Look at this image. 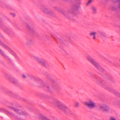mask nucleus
I'll use <instances>...</instances> for the list:
<instances>
[{"label": "nucleus", "mask_w": 120, "mask_h": 120, "mask_svg": "<svg viewBox=\"0 0 120 120\" xmlns=\"http://www.w3.org/2000/svg\"><path fill=\"white\" fill-rule=\"evenodd\" d=\"M87 60L95 66L96 68L102 71L103 70L102 68L99 65V64L95 61L90 56L87 55L86 56Z\"/></svg>", "instance_id": "1"}, {"label": "nucleus", "mask_w": 120, "mask_h": 120, "mask_svg": "<svg viewBox=\"0 0 120 120\" xmlns=\"http://www.w3.org/2000/svg\"><path fill=\"white\" fill-rule=\"evenodd\" d=\"M84 104L90 108L93 109L96 107V104L92 100L90 99L87 101H86Z\"/></svg>", "instance_id": "2"}, {"label": "nucleus", "mask_w": 120, "mask_h": 120, "mask_svg": "<svg viewBox=\"0 0 120 120\" xmlns=\"http://www.w3.org/2000/svg\"><path fill=\"white\" fill-rule=\"evenodd\" d=\"M34 58L38 63L41 65L46 66L48 65L47 62L42 59H40L38 57L36 56H34Z\"/></svg>", "instance_id": "3"}, {"label": "nucleus", "mask_w": 120, "mask_h": 120, "mask_svg": "<svg viewBox=\"0 0 120 120\" xmlns=\"http://www.w3.org/2000/svg\"><path fill=\"white\" fill-rule=\"evenodd\" d=\"M8 107L9 109H11L18 114L22 115L25 116H26L27 114V113H26L23 112L21 110L17 109L13 107L8 106Z\"/></svg>", "instance_id": "4"}, {"label": "nucleus", "mask_w": 120, "mask_h": 120, "mask_svg": "<svg viewBox=\"0 0 120 120\" xmlns=\"http://www.w3.org/2000/svg\"><path fill=\"white\" fill-rule=\"evenodd\" d=\"M54 106L56 107L58 109H60L63 104L60 101L56 100L54 102Z\"/></svg>", "instance_id": "5"}, {"label": "nucleus", "mask_w": 120, "mask_h": 120, "mask_svg": "<svg viewBox=\"0 0 120 120\" xmlns=\"http://www.w3.org/2000/svg\"><path fill=\"white\" fill-rule=\"evenodd\" d=\"M42 10L44 13L47 14L51 15L53 14V11L47 7H43L41 8Z\"/></svg>", "instance_id": "6"}, {"label": "nucleus", "mask_w": 120, "mask_h": 120, "mask_svg": "<svg viewBox=\"0 0 120 120\" xmlns=\"http://www.w3.org/2000/svg\"><path fill=\"white\" fill-rule=\"evenodd\" d=\"M99 108L102 110L104 111L108 112L110 110V108L106 105L103 104L99 106Z\"/></svg>", "instance_id": "7"}, {"label": "nucleus", "mask_w": 120, "mask_h": 120, "mask_svg": "<svg viewBox=\"0 0 120 120\" xmlns=\"http://www.w3.org/2000/svg\"><path fill=\"white\" fill-rule=\"evenodd\" d=\"M60 109L64 112H68L69 111V109L66 105L64 104Z\"/></svg>", "instance_id": "8"}, {"label": "nucleus", "mask_w": 120, "mask_h": 120, "mask_svg": "<svg viewBox=\"0 0 120 120\" xmlns=\"http://www.w3.org/2000/svg\"><path fill=\"white\" fill-rule=\"evenodd\" d=\"M0 111L4 112L7 114H10L11 115H12V114L10 112L8 111L5 109L0 108Z\"/></svg>", "instance_id": "9"}, {"label": "nucleus", "mask_w": 120, "mask_h": 120, "mask_svg": "<svg viewBox=\"0 0 120 120\" xmlns=\"http://www.w3.org/2000/svg\"><path fill=\"white\" fill-rule=\"evenodd\" d=\"M39 117L40 118L42 119L43 120H51L46 116L42 114L40 115Z\"/></svg>", "instance_id": "10"}, {"label": "nucleus", "mask_w": 120, "mask_h": 120, "mask_svg": "<svg viewBox=\"0 0 120 120\" xmlns=\"http://www.w3.org/2000/svg\"><path fill=\"white\" fill-rule=\"evenodd\" d=\"M97 33L95 31H93L91 32L90 33V35L91 36H93V38L94 39H95L96 38V35L97 34Z\"/></svg>", "instance_id": "11"}, {"label": "nucleus", "mask_w": 120, "mask_h": 120, "mask_svg": "<svg viewBox=\"0 0 120 120\" xmlns=\"http://www.w3.org/2000/svg\"><path fill=\"white\" fill-rule=\"evenodd\" d=\"M27 27L28 30L31 32L34 31L35 30V28L32 26L27 25Z\"/></svg>", "instance_id": "12"}, {"label": "nucleus", "mask_w": 120, "mask_h": 120, "mask_svg": "<svg viewBox=\"0 0 120 120\" xmlns=\"http://www.w3.org/2000/svg\"><path fill=\"white\" fill-rule=\"evenodd\" d=\"M75 105L76 107H78L79 106V103L78 101H76L75 103Z\"/></svg>", "instance_id": "13"}, {"label": "nucleus", "mask_w": 120, "mask_h": 120, "mask_svg": "<svg viewBox=\"0 0 120 120\" xmlns=\"http://www.w3.org/2000/svg\"><path fill=\"white\" fill-rule=\"evenodd\" d=\"M33 43V41L31 40H28L27 42V43L29 45L31 44H32Z\"/></svg>", "instance_id": "14"}, {"label": "nucleus", "mask_w": 120, "mask_h": 120, "mask_svg": "<svg viewBox=\"0 0 120 120\" xmlns=\"http://www.w3.org/2000/svg\"><path fill=\"white\" fill-rule=\"evenodd\" d=\"M92 1V0H89L88 2L87 3V5L88 6L90 4Z\"/></svg>", "instance_id": "15"}, {"label": "nucleus", "mask_w": 120, "mask_h": 120, "mask_svg": "<svg viewBox=\"0 0 120 120\" xmlns=\"http://www.w3.org/2000/svg\"><path fill=\"white\" fill-rule=\"evenodd\" d=\"M92 11H94V13H96V9L95 7H93L92 8Z\"/></svg>", "instance_id": "16"}, {"label": "nucleus", "mask_w": 120, "mask_h": 120, "mask_svg": "<svg viewBox=\"0 0 120 120\" xmlns=\"http://www.w3.org/2000/svg\"><path fill=\"white\" fill-rule=\"evenodd\" d=\"M109 120H116V118L113 117H111L109 119Z\"/></svg>", "instance_id": "17"}, {"label": "nucleus", "mask_w": 120, "mask_h": 120, "mask_svg": "<svg viewBox=\"0 0 120 120\" xmlns=\"http://www.w3.org/2000/svg\"><path fill=\"white\" fill-rule=\"evenodd\" d=\"M0 53L3 56H5L4 54V53L3 51L0 49Z\"/></svg>", "instance_id": "18"}, {"label": "nucleus", "mask_w": 120, "mask_h": 120, "mask_svg": "<svg viewBox=\"0 0 120 120\" xmlns=\"http://www.w3.org/2000/svg\"><path fill=\"white\" fill-rule=\"evenodd\" d=\"M11 14L14 17L15 16V14L14 13H11Z\"/></svg>", "instance_id": "19"}, {"label": "nucleus", "mask_w": 120, "mask_h": 120, "mask_svg": "<svg viewBox=\"0 0 120 120\" xmlns=\"http://www.w3.org/2000/svg\"><path fill=\"white\" fill-rule=\"evenodd\" d=\"M22 77L24 78H26V76L25 75H23V74L22 75Z\"/></svg>", "instance_id": "20"}, {"label": "nucleus", "mask_w": 120, "mask_h": 120, "mask_svg": "<svg viewBox=\"0 0 120 120\" xmlns=\"http://www.w3.org/2000/svg\"><path fill=\"white\" fill-rule=\"evenodd\" d=\"M8 79L11 81H12V78H8Z\"/></svg>", "instance_id": "21"}, {"label": "nucleus", "mask_w": 120, "mask_h": 120, "mask_svg": "<svg viewBox=\"0 0 120 120\" xmlns=\"http://www.w3.org/2000/svg\"><path fill=\"white\" fill-rule=\"evenodd\" d=\"M4 46L5 47V48H6L7 49V48H8V47H7L5 45H4Z\"/></svg>", "instance_id": "22"}, {"label": "nucleus", "mask_w": 120, "mask_h": 120, "mask_svg": "<svg viewBox=\"0 0 120 120\" xmlns=\"http://www.w3.org/2000/svg\"><path fill=\"white\" fill-rule=\"evenodd\" d=\"M107 89L109 90H111L110 88L109 87H108V88H107Z\"/></svg>", "instance_id": "23"}, {"label": "nucleus", "mask_w": 120, "mask_h": 120, "mask_svg": "<svg viewBox=\"0 0 120 120\" xmlns=\"http://www.w3.org/2000/svg\"><path fill=\"white\" fill-rule=\"evenodd\" d=\"M13 83H15V82H14L13 81Z\"/></svg>", "instance_id": "24"}, {"label": "nucleus", "mask_w": 120, "mask_h": 120, "mask_svg": "<svg viewBox=\"0 0 120 120\" xmlns=\"http://www.w3.org/2000/svg\"><path fill=\"white\" fill-rule=\"evenodd\" d=\"M110 90H111V89H110ZM110 90L111 91H112V90Z\"/></svg>", "instance_id": "25"}]
</instances>
